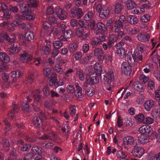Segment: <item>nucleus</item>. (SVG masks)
<instances>
[{"mask_svg":"<svg viewBox=\"0 0 160 160\" xmlns=\"http://www.w3.org/2000/svg\"><path fill=\"white\" fill-rule=\"evenodd\" d=\"M139 78L140 80H142V82L144 84L146 83L148 80V78L143 75H141Z\"/></svg>","mask_w":160,"mask_h":160,"instance_id":"58","label":"nucleus"},{"mask_svg":"<svg viewBox=\"0 0 160 160\" xmlns=\"http://www.w3.org/2000/svg\"><path fill=\"white\" fill-rule=\"evenodd\" d=\"M51 45L50 44L46 43L42 46V50L44 52L45 54H48L49 53L51 50Z\"/></svg>","mask_w":160,"mask_h":160,"instance_id":"26","label":"nucleus"},{"mask_svg":"<svg viewBox=\"0 0 160 160\" xmlns=\"http://www.w3.org/2000/svg\"><path fill=\"white\" fill-rule=\"evenodd\" d=\"M20 61L22 63H27L31 61L32 58V55L28 52L23 51L20 54Z\"/></svg>","mask_w":160,"mask_h":160,"instance_id":"2","label":"nucleus"},{"mask_svg":"<svg viewBox=\"0 0 160 160\" xmlns=\"http://www.w3.org/2000/svg\"><path fill=\"white\" fill-rule=\"evenodd\" d=\"M76 7H74L71 8L69 12V16L71 18L76 17Z\"/></svg>","mask_w":160,"mask_h":160,"instance_id":"48","label":"nucleus"},{"mask_svg":"<svg viewBox=\"0 0 160 160\" xmlns=\"http://www.w3.org/2000/svg\"><path fill=\"white\" fill-rule=\"evenodd\" d=\"M22 109L25 111H28L29 109V107L27 103L23 102L22 105Z\"/></svg>","mask_w":160,"mask_h":160,"instance_id":"61","label":"nucleus"},{"mask_svg":"<svg viewBox=\"0 0 160 160\" xmlns=\"http://www.w3.org/2000/svg\"><path fill=\"white\" fill-rule=\"evenodd\" d=\"M99 40L97 37V38H93L91 41V44L92 46H97L100 45L101 43L100 41H99Z\"/></svg>","mask_w":160,"mask_h":160,"instance_id":"47","label":"nucleus"},{"mask_svg":"<svg viewBox=\"0 0 160 160\" xmlns=\"http://www.w3.org/2000/svg\"><path fill=\"white\" fill-rule=\"evenodd\" d=\"M22 16H20L19 14L16 15L15 17V18L17 19L26 20L29 21L32 20L31 18H30L31 17H27L25 15V17H24L22 13Z\"/></svg>","mask_w":160,"mask_h":160,"instance_id":"40","label":"nucleus"},{"mask_svg":"<svg viewBox=\"0 0 160 160\" xmlns=\"http://www.w3.org/2000/svg\"><path fill=\"white\" fill-rule=\"evenodd\" d=\"M122 119L120 116H119L118 118L117 123V126L118 127H121L123 125Z\"/></svg>","mask_w":160,"mask_h":160,"instance_id":"57","label":"nucleus"},{"mask_svg":"<svg viewBox=\"0 0 160 160\" xmlns=\"http://www.w3.org/2000/svg\"><path fill=\"white\" fill-rule=\"evenodd\" d=\"M132 153L135 156L138 158H141L144 154V149L142 147H140L136 142Z\"/></svg>","mask_w":160,"mask_h":160,"instance_id":"5","label":"nucleus"},{"mask_svg":"<svg viewBox=\"0 0 160 160\" xmlns=\"http://www.w3.org/2000/svg\"><path fill=\"white\" fill-rule=\"evenodd\" d=\"M30 148V145L28 144H26L21 147V150L23 152H25L29 150Z\"/></svg>","mask_w":160,"mask_h":160,"instance_id":"54","label":"nucleus"},{"mask_svg":"<svg viewBox=\"0 0 160 160\" xmlns=\"http://www.w3.org/2000/svg\"><path fill=\"white\" fill-rule=\"evenodd\" d=\"M117 52L120 57L124 58L126 57L127 52L124 48L121 47L117 50Z\"/></svg>","mask_w":160,"mask_h":160,"instance_id":"27","label":"nucleus"},{"mask_svg":"<svg viewBox=\"0 0 160 160\" xmlns=\"http://www.w3.org/2000/svg\"><path fill=\"white\" fill-rule=\"evenodd\" d=\"M133 57H134V59H135V60L142 61V56L137 51H135L134 52Z\"/></svg>","mask_w":160,"mask_h":160,"instance_id":"41","label":"nucleus"},{"mask_svg":"<svg viewBox=\"0 0 160 160\" xmlns=\"http://www.w3.org/2000/svg\"><path fill=\"white\" fill-rule=\"evenodd\" d=\"M103 47L105 50H107L108 48H111L112 45L108 42V43H105L103 44Z\"/></svg>","mask_w":160,"mask_h":160,"instance_id":"63","label":"nucleus"},{"mask_svg":"<svg viewBox=\"0 0 160 160\" xmlns=\"http://www.w3.org/2000/svg\"><path fill=\"white\" fill-rule=\"evenodd\" d=\"M148 137L149 136L141 134L139 137L138 138L141 143L145 144L148 142Z\"/></svg>","mask_w":160,"mask_h":160,"instance_id":"22","label":"nucleus"},{"mask_svg":"<svg viewBox=\"0 0 160 160\" xmlns=\"http://www.w3.org/2000/svg\"><path fill=\"white\" fill-rule=\"evenodd\" d=\"M154 158L156 160H160V152L156 154L152 155V157L150 158V160H153Z\"/></svg>","mask_w":160,"mask_h":160,"instance_id":"64","label":"nucleus"},{"mask_svg":"<svg viewBox=\"0 0 160 160\" xmlns=\"http://www.w3.org/2000/svg\"><path fill=\"white\" fill-rule=\"evenodd\" d=\"M152 130L150 126L148 125H143L139 128L138 131L142 134L149 136Z\"/></svg>","mask_w":160,"mask_h":160,"instance_id":"8","label":"nucleus"},{"mask_svg":"<svg viewBox=\"0 0 160 160\" xmlns=\"http://www.w3.org/2000/svg\"><path fill=\"white\" fill-rule=\"evenodd\" d=\"M2 79L4 82H8L9 78V75L6 72H3L1 75Z\"/></svg>","mask_w":160,"mask_h":160,"instance_id":"49","label":"nucleus"},{"mask_svg":"<svg viewBox=\"0 0 160 160\" xmlns=\"http://www.w3.org/2000/svg\"><path fill=\"white\" fill-rule=\"evenodd\" d=\"M2 12L3 13L2 17L3 20L8 21L12 18L13 17L11 15V12L8 9V8L4 11Z\"/></svg>","mask_w":160,"mask_h":160,"instance_id":"16","label":"nucleus"},{"mask_svg":"<svg viewBox=\"0 0 160 160\" xmlns=\"http://www.w3.org/2000/svg\"><path fill=\"white\" fill-rule=\"evenodd\" d=\"M75 85L76 88V91L75 93V96L78 98H81L82 97L83 95L82 88L79 86L78 83H76Z\"/></svg>","mask_w":160,"mask_h":160,"instance_id":"20","label":"nucleus"},{"mask_svg":"<svg viewBox=\"0 0 160 160\" xmlns=\"http://www.w3.org/2000/svg\"><path fill=\"white\" fill-rule=\"evenodd\" d=\"M116 40L117 37L115 35L111 34L109 36L108 42L112 45L114 43Z\"/></svg>","mask_w":160,"mask_h":160,"instance_id":"37","label":"nucleus"},{"mask_svg":"<svg viewBox=\"0 0 160 160\" xmlns=\"http://www.w3.org/2000/svg\"><path fill=\"white\" fill-rule=\"evenodd\" d=\"M86 93L88 96H92L95 93L94 89L93 87H89L87 90Z\"/></svg>","mask_w":160,"mask_h":160,"instance_id":"46","label":"nucleus"},{"mask_svg":"<svg viewBox=\"0 0 160 160\" xmlns=\"http://www.w3.org/2000/svg\"><path fill=\"white\" fill-rule=\"evenodd\" d=\"M13 46L12 47H10L8 48V51L9 52L10 54H13L14 53H17L18 52V51L17 49V47L14 46V44H13Z\"/></svg>","mask_w":160,"mask_h":160,"instance_id":"36","label":"nucleus"},{"mask_svg":"<svg viewBox=\"0 0 160 160\" xmlns=\"http://www.w3.org/2000/svg\"><path fill=\"white\" fill-rule=\"evenodd\" d=\"M127 21L130 24H135L138 22V19L135 16L129 15L127 17Z\"/></svg>","mask_w":160,"mask_h":160,"instance_id":"17","label":"nucleus"},{"mask_svg":"<svg viewBox=\"0 0 160 160\" xmlns=\"http://www.w3.org/2000/svg\"><path fill=\"white\" fill-rule=\"evenodd\" d=\"M84 33V30L82 27H79L76 28V33L77 36L82 37Z\"/></svg>","mask_w":160,"mask_h":160,"instance_id":"35","label":"nucleus"},{"mask_svg":"<svg viewBox=\"0 0 160 160\" xmlns=\"http://www.w3.org/2000/svg\"><path fill=\"white\" fill-rule=\"evenodd\" d=\"M107 30V28L106 25L102 22L98 23L93 29L94 33L97 35L99 33L102 34Z\"/></svg>","mask_w":160,"mask_h":160,"instance_id":"4","label":"nucleus"},{"mask_svg":"<svg viewBox=\"0 0 160 160\" xmlns=\"http://www.w3.org/2000/svg\"><path fill=\"white\" fill-rule=\"evenodd\" d=\"M55 12L57 17L61 20H64L67 18V12L64 9L59 8H55Z\"/></svg>","mask_w":160,"mask_h":160,"instance_id":"7","label":"nucleus"},{"mask_svg":"<svg viewBox=\"0 0 160 160\" xmlns=\"http://www.w3.org/2000/svg\"><path fill=\"white\" fill-rule=\"evenodd\" d=\"M154 104V101L152 100L146 101L144 104V109L147 111H149Z\"/></svg>","mask_w":160,"mask_h":160,"instance_id":"15","label":"nucleus"},{"mask_svg":"<svg viewBox=\"0 0 160 160\" xmlns=\"http://www.w3.org/2000/svg\"><path fill=\"white\" fill-rule=\"evenodd\" d=\"M125 4L126 8L128 10L135 8L137 7V4L132 0H127Z\"/></svg>","mask_w":160,"mask_h":160,"instance_id":"13","label":"nucleus"},{"mask_svg":"<svg viewBox=\"0 0 160 160\" xmlns=\"http://www.w3.org/2000/svg\"><path fill=\"white\" fill-rule=\"evenodd\" d=\"M127 60L128 64H133L135 61V59H134V57H133V55H129L128 54L127 56Z\"/></svg>","mask_w":160,"mask_h":160,"instance_id":"52","label":"nucleus"},{"mask_svg":"<svg viewBox=\"0 0 160 160\" xmlns=\"http://www.w3.org/2000/svg\"><path fill=\"white\" fill-rule=\"evenodd\" d=\"M74 70L73 69L70 68L69 70L66 71L65 72V73L64 75V78L66 80H69V77L72 76V73L73 72Z\"/></svg>","mask_w":160,"mask_h":160,"instance_id":"32","label":"nucleus"},{"mask_svg":"<svg viewBox=\"0 0 160 160\" xmlns=\"http://www.w3.org/2000/svg\"><path fill=\"white\" fill-rule=\"evenodd\" d=\"M112 24L113 25V26L115 28L116 31L117 32H118L121 30V28H122L123 26V24L120 21H114L112 22Z\"/></svg>","mask_w":160,"mask_h":160,"instance_id":"21","label":"nucleus"},{"mask_svg":"<svg viewBox=\"0 0 160 160\" xmlns=\"http://www.w3.org/2000/svg\"><path fill=\"white\" fill-rule=\"evenodd\" d=\"M78 48V45L76 43H73L69 44L68 48L70 52L73 53Z\"/></svg>","mask_w":160,"mask_h":160,"instance_id":"34","label":"nucleus"},{"mask_svg":"<svg viewBox=\"0 0 160 160\" xmlns=\"http://www.w3.org/2000/svg\"><path fill=\"white\" fill-rule=\"evenodd\" d=\"M94 68L96 70L97 73L98 74L101 73L102 71V66L99 63H96L94 65Z\"/></svg>","mask_w":160,"mask_h":160,"instance_id":"38","label":"nucleus"},{"mask_svg":"<svg viewBox=\"0 0 160 160\" xmlns=\"http://www.w3.org/2000/svg\"><path fill=\"white\" fill-rule=\"evenodd\" d=\"M132 87L135 90L139 92H142L143 90V87L142 85L138 81H135L133 84Z\"/></svg>","mask_w":160,"mask_h":160,"instance_id":"25","label":"nucleus"},{"mask_svg":"<svg viewBox=\"0 0 160 160\" xmlns=\"http://www.w3.org/2000/svg\"><path fill=\"white\" fill-rule=\"evenodd\" d=\"M158 133L153 130L149 134V139L152 140H155L156 139Z\"/></svg>","mask_w":160,"mask_h":160,"instance_id":"51","label":"nucleus"},{"mask_svg":"<svg viewBox=\"0 0 160 160\" xmlns=\"http://www.w3.org/2000/svg\"><path fill=\"white\" fill-rule=\"evenodd\" d=\"M69 109L70 112V113L71 115L72 116L76 114V109L75 106L71 105L69 107Z\"/></svg>","mask_w":160,"mask_h":160,"instance_id":"56","label":"nucleus"},{"mask_svg":"<svg viewBox=\"0 0 160 160\" xmlns=\"http://www.w3.org/2000/svg\"><path fill=\"white\" fill-rule=\"evenodd\" d=\"M101 79L105 84L109 85L110 82L114 79V73L112 70H111L109 71L105 75L103 76V78H101Z\"/></svg>","mask_w":160,"mask_h":160,"instance_id":"3","label":"nucleus"},{"mask_svg":"<svg viewBox=\"0 0 160 160\" xmlns=\"http://www.w3.org/2000/svg\"><path fill=\"white\" fill-rule=\"evenodd\" d=\"M25 38L28 41H30L34 39V35L33 33L30 32L26 33L25 35Z\"/></svg>","mask_w":160,"mask_h":160,"instance_id":"33","label":"nucleus"},{"mask_svg":"<svg viewBox=\"0 0 160 160\" xmlns=\"http://www.w3.org/2000/svg\"><path fill=\"white\" fill-rule=\"evenodd\" d=\"M19 6L21 10V13L23 14L24 17H31V19L32 20V17L31 15V12L30 10L28 4L25 3L20 4Z\"/></svg>","mask_w":160,"mask_h":160,"instance_id":"1","label":"nucleus"},{"mask_svg":"<svg viewBox=\"0 0 160 160\" xmlns=\"http://www.w3.org/2000/svg\"><path fill=\"white\" fill-rule=\"evenodd\" d=\"M33 156L30 153H29L25 155L23 158V160H29L31 159Z\"/></svg>","mask_w":160,"mask_h":160,"instance_id":"62","label":"nucleus"},{"mask_svg":"<svg viewBox=\"0 0 160 160\" xmlns=\"http://www.w3.org/2000/svg\"><path fill=\"white\" fill-rule=\"evenodd\" d=\"M93 16V13L92 12H89L86 14L84 16V19L86 21L91 19Z\"/></svg>","mask_w":160,"mask_h":160,"instance_id":"45","label":"nucleus"},{"mask_svg":"<svg viewBox=\"0 0 160 160\" xmlns=\"http://www.w3.org/2000/svg\"><path fill=\"white\" fill-rule=\"evenodd\" d=\"M0 61L5 63L9 62L10 58L9 56L3 52H0Z\"/></svg>","mask_w":160,"mask_h":160,"instance_id":"23","label":"nucleus"},{"mask_svg":"<svg viewBox=\"0 0 160 160\" xmlns=\"http://www.w3.org/2000/svg\"><path fill=\"white\" fill-rule=\"evenodd\" d=\"M41 92L40 89H38L35 91V94L33 95V97H34V102L37 103L40 100L42 96L39 95Z\"/></svg>","mask_w":160,"mask_h":160,"instance_id":"24","label":"nucleus"},{"mask_svg":"<svg viewBox=\"0 0 160 160\" xmlns=\"http://www.w3.org/2000/svg\"><path fill=\"white\" fill-rule=\"evenodd\" d=\"M135 140L134 138L131 136L125 137L123 139V142L127 145H132L135 144Z\"/></svg>","mask_w":160,"mask_h":160,"instance_id":"14","label":"nucleus"},{"mask_svg":"<svg viewBox=\"0 0 160 160\" xmlns=\"http://www.w3.org/2000/svg\"><path fill=\"white\" fill-rule=\"evenodd\" d=\"M145 117L144 115L142 113H140L136 115L135 116V118L137 121L139 122H142L144 120Z\"/></svg>","mask_w":160,"mask_h":160,"instance_id":"39","label":"nucleus"},{"mask_svg":"<svg viewBox=\"0 0 160 160\" xmlns=\"http://www.w3.org/2000/svg\"><path fill=\"white\" fill-rule=\"evenodd\" d=\"M138 40L141 42H146L148 41L150 39V36L148 34H144L142 33H139L137 36Z\"/></svg>","mask_w":160,"mask_h":160,"instance_id":"12","label":"nucleus"},{"mask_svg":"<svg viewBox=\"0 0 160 160\" xmlns=\"http://www.w3.org/2000/svg\"><path fill=\"white\" fill-rule=\"evenodd\" d=\"M41 144L43 148L47 149H51L54 146V144L52 142L49 141L46 142H42Z\"/></svg>","mask_w":160,"mask_h":160,"instance_id":"30","label":"nucleus"},{"mask_svg":"<svg viewBox=\"0 0 160 160\" xmlns=\"http://www.w3.org/2000/svg\"><path fill=\"white\" fill-rule=\"evenodd\" d=\"M116 156L118 158H124L127 156L124 152L121 151H118L116 154Z\"/></svg>","mask_w":160,"mask_h":160,"instance_id":"53","label":"nucleus"},{"mask_svg":"<svg viewBox=\"0 0 160 160\" xmlns=\"http://www.w3.org/2000/svg\"><path fill=\"white\" fill-rule=\"evenodd\" d=\"M150 16L147 14H145L142 16L141 18V21L144 22H146L150 20Z\"/></svg>","mask_w":160,"mask_h":160,"instance_id":"55","label":"nucleus"},{"mask_svg":"<svg viewBox=\"0 0 160 160\" xmlns=\"http://www.w3.org/2000/svg\"><path fill=\"white\" fill-rule=\"evenodd\" d=\"M76 17L78 19L81 18L84 15V13L82 9L76 7Z\"/></svg>","mask_w":160,"mask_h":160,"instance_id":"29","label":"nucleus"},{"mask_svg":"<svg viewBox=\"0 0 160 160\" xmlns=\"http://www.w3.org/2000/svg\"><path fill=\"white\" fill-rule=\"evenodd\" d=\"M122 6L121 3L117 2L115 5V12L116 14L119 13L122 8Z\"/></svg>","mask_w":160,"mask_h":160,"instance_id":"31","label":"nucleus"},{"mask_svg":"<svg viewBox=\"0 0 160 160\" xmlns=\"http://www.w3.org/2000/svg\"><path fill=\"white\" fill-rule=\"evenodd\" d=\"M22 75L21 72L19 71H13L11 72V76L12 78H18Z\"/></svg>","mask_w":160,"mask_h":160,"instance_id":"44","label":"nucleus"},{"mask_svg":"<svg viewBox=\"0 0 160 160\" xmlns=\"http://www.w3.org/2000/svg\"><path fill=\"white\" fill-rule=\"evenodd\" d=\"M145 121L147 124H150L154 122V120L151 117H148L144 119Z\"/></svg>","mask_w":160,"mask_h":160,"instance_id":"59","label":"nucleus"},{"mask_svg":"<svg viewBox=\"0 0 160 160\" xmlns=\"http://www.w3.org/2000/svg\"><path fill=\"white\" fill-rule=\"evenodd\" d=\"M62 43L59 41H56L53 42V46L56 49H59L62 47Z\"/></svg>","mask_w":160,"mask_h":160,"instance_id":"42","label":"nucleus"},{"mask_svg":"<svg viewBox=\"0 0 160 160\" xmlns=\"http://www.w3.org/2000/svg\"><path fill=\"white\" fill-rule=\"evenodd\" d=\"M121 69L125 74L129 75L131 72V67L126 62H123L122 65Z\"/></svg>","mask_w":160,"mask_h":160,"instance_id":"11","label":"nucleus"},{"mask_svg":"<svg viewBox=\"0 0 160 160\" xmlns=\"http://www.w3.org/2000/svg\"><path fill=\"white\" fill-rule=\"evenodd\" d=\"M38 117H35L33 119V122L34 125L36 127H39L42 125V120L41 117L45 118V114L42 112H40L38 113Z\"/></svg>","mask_w":160,"mask_h":160,"instance_id":"6","label":"nucleus"},{"mask_svg":"<svg viewBox=\"0 0 160 160\" xmlns=\"http://www.w3.org/2000/svg\"><path fill=\"white\" fill-rule=\"evenodd\" d=\"M109 10L107 6L103 7L102 10L99 12V16L101 18L104 19L109 16Z\"/></svg>","mask_w":160,"mask_h":160,"instance_id":"10","label":"nucleus"},{"mask_svg":"<svg viewBox=\"0 0 160 160\" xmlns=\"http://www.w3.org/2000/svg\"><path fill=\"white\" fill-rule=\"evenodd\" d=\"M12 107L13 108V111H10L9 113V116L11 118L13 119V118L14 117L13 114L14 113V112H17L18 111L19 107L18 105L15 104L14 102L12 103Z\"/></svg>","mask_w":160,"mask_h":160,"instance_id":"28","label":"nucleus"},{"mask_svg":"<svg viewBox=\"0 0 160 160\" xmlns=\"http://www.w3.org/2000/svg\"><path fill=\"white\" fill-rule=\"evenodd\" d=\"M63 33H64V36L66 37L68 39L70 38L73 36L72 31L70 29L68 30Z\"/></svg>","mask_w":160,"mask_h":160,"instance_id":"43","label":"nucleus"},{"mask_svg":"<svg viewBox=\"0 0 160 160\" xmlns=\"http://www.w3.org/2000/svg\"><path fill=\"white\" fill-rule=\"evenodd\" d=\"M95 56L99 58H101L104 56V52L102 49L99 48H95L94 50Z\"/></svg>","mask_w":160,"mask_h":160,"instance_id":"18","label":"nucleus"},{"mask_svg":"<svg viewBox=\"0 0 160 160\" xmlns=\"http://www.w3.org/2000/svg\"><path fill=\"white\" fill-rule=\"evenodd\" d=\"M140 31L139 29L138 28H134L133 29L131 30L129 32L130 35H133L137 34Z\"/></svg>","mask_w":160,"mask_h":160,"instance_id":"60","label":"nucleus"},{"mask_svg":"<svg viewBox=\"0 0 160 160\" xmlns=\"http://www.w3.org/2000/svg\"><path fill=\"white\" fill-rule=\"evenodd\" d=\"M9 9L13 13H17L19 11V9L17 6H13L12 5H9Z\"/></svg>","mask_w":160,"mask_h":160,"instance_id":"50","label":"nucleus"},{"mask_svg":"<svg viewBox=\"0 0 160 160\" xmlns=\"http://www.w3.org/2000/svg\"><path fill=\"white\" fill-rule=\"evenodd\" d=\"M87 81L90 84L92 85L98 84L99 80L95 74V75L93 76L90 75L89 78L87 79Z\"/></svg>","mask_w":160,"mask_h":160,"instance_id":"19","label":"nucleus"},{"mask_svg":"<svg viewBox=\"0 0 160 160\" xmlns=\"http://www.w3.org/2000/svg\"><path fill=\"white\" fill-rule=\"evenodd\" d=\"M8 41L10 44H12L15 41L14 38H11L7 34H4L2 35L0 33V42H2L4 41V40Z\"/></svg>","mask_w":160,"mask_h":160,"instance_id":"9","label":"nucleus"}]
</instances>
